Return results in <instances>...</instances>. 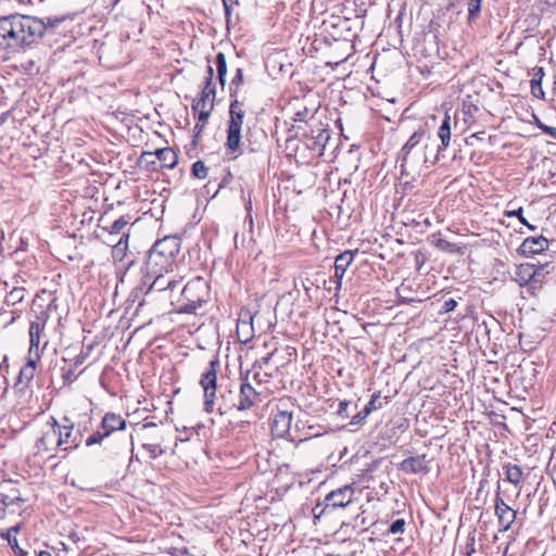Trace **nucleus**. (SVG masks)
Instances as JSON below:
<instances>
[{"label":"nucleus","mask_w":556,"mask_h":556,"mask_svg":"<svg viewBox=\"0 0 556 556\" xmlns=\"http://www.w3.org/2000/svg\"><path fill=\"white\" fill-rule=\"evenodd\" d=\"M548 136H551L552 138L556 139V128L555 127H552Z\"/></svg>","instance_id":"nucleus-56"},{"label":"nucleus","mask_w":556,"mask_h":556,"mask_svg":"<svg viewBox=\"0 0 556 556\" xmlns=\"http://www.w3.org/2000/svg\"><path fill=\"white\" fill-rule=\"evenodd\" d=\"M165 274L166 273H160V275L148 274L149 276L153 277V280L149 286L148 293L165 290L173 291L179 285V280L173 277H166Z\"/></svg>","instance_id":"nucleus-18"},{"label":"nucleus","mask_w":556,"mask_h":556,"mask_svg":"<svg viewBox=\"0 0 556 556\" xmlns=\"http://www.w3.org/2000/svg\"><path fill=\"white\" fill-rule=\"evenodd\" d=\"M245 111L243 104L233 100L229 108V121L227 127L226 153L230 160H236L242 154L241 130Z\"/></svg>","instance_id":"nucleus-3"},{"label":"nucleus","mask_w":556,"mask_h":556,"mask_svg":"<svg viewBox=\"0 0 556 556\" xmlns=\"http://www.w3.org/2000/svg\"><path fill=\"white\" fill-rule=\"evenodd\" d=\"M540 129H541L544 134L549 135V131H551L552 127H551V126H547V125H545V124H543V125H542V127H541Z\"/></svg>","instance_id":"nucleus-51"},{"label":"nucleus","mask_w":556,"mask_h":556,"mask_svg":"<svg viewBox=\"0 0 556 556\" xmlns=\"http://www.w3.org/2000/svg\"><path fill=\"white\" fill-rule=\"evenodd\" d=\"M309 130H305L307 147L318 155H323L326 144L330 139V131L320 122L308 124Z\"/></svg>","instance_id":"nucleus-9"},{"label":"nucleus","mask_w":556,"mask_h":556,"mask_svg":"<svg viewBox=\"0 0 556 556\" xmlns=\"http://www.w3.org/2000/svg\"><path fill=\"white\" fill-rule=\"evenodd\" d=\"M106 437H109L108 432H105L104 430H102L100 428L97 432H94V433H92L91 435L88 437V439L86 440V444L88 446H90V445H93V444L101 443L102 440L104 438H106Z\"/></svg>","instance_id":"nucleus-39"},{"label":"nucleus","mask_w":556,"mask_h":556,"mask_svg":"<svg viewBox=\"0 0 556 556\" xmlns=\"http://www.w3.org/2000/svg\"><path fill=\"white\" fill-rule=\"evenodd\" d=\"M438 137L441 141V144L438 147V152L440 153L450 146L451 141V117L448 114H445L438 129Z\"/></svg>","instance_id":"nucleus-24"},{"label":"nucleus","mask_w":556,"mask_h":556,"mask_svg":"<svg viewBox=\"0 0 556 556\" xmlns=\"http://www.w3.org/2000/svg\"><path fill=\"white\" fill-rule=\"evenodd\" d=\"M544 123H542L540 119L536 118L535 125L540 129Z\"/></svg>","instance_id":"nucleus-58"},{"label":"nucleus","mask_w":556,"mask_h":556,"mask_svg":"<svg viewBox=\"0 0 556 556\" xmlns=\"http://www.w3.org/2000/svg\"><path fill=\"white\" fill-rule=\"evenodd\" d=\"M223 4H224V8H225L226 15H229L230 14V8H229L227 1L223 0Z\"/></svg>","instance_id":"nucleus-53"},{"label":"nucleus","mask_w":556,"mask_h":556,"mask_svg":"<svg viewBox=\"0 0 556 556\" xmlns=\"http://www.w3.org/2000/svg\"><path fill=\"white\" fill-rule=\"evenodd\" d=\"M232 85L240 86L243 84V73L241 68H237L236 74L231 81Z\"/></svg>","instance_id":"nucleus-45"},{"label":"nucleus","mask_w":556,"mask_h":556,"mask_svg":"<svg viewBox=\"0 0 556 556\" xmlns=\"http://www.w3.org/2000/svg\"><path fill=\"white\" fill-rule=\"evenodd\" d=\"M35 377V359L27 358L26 364L21 367L18 375L13 384L14 392L18 397V404L25 405L33 397L31 381Z\"/></svg>","instance_id":"nucleus-7"},{"label":"nucleus","mask_w":556,"mask_h":556,"mask_svg":"<svg viewBox=\"0 0 556 556\" xmlns=\"http://www.w3.org/2000/svg\"><path fill=\"white\" fill-rule=\"evenodd\" d=\"M353 495V486L350 484L343 485L326 495V506L332 508L345 507L352 502Z\"/></svg>","instance_id":"nucleus-13"},{"label":"nucleus","mask_w":556,"mask_h":556,"mask_svg":"<svg viewBox=\"0 0 556 556\" xmlns=\"http://www.w3.org/2000/svg\"><path fill=\"white\" fill-rule=\"evenodd\" d=\"M37 556H50V553L46 551H40L39 553H37Z\"/></svg>","instance_id":"nucleus-57"},{"label":"nucleus","mask_w":556,"mask_h":556,"mask_svg":"<svg viewBox=\"0 0 556 556\" xmlns=\"http://www.w3.org/2000/svg\"><path fill=\"white\" fill-rule=\"evenodd\" d=\"M540 129H541L544 134L549 135V131H551L552 127H551V126H547V125H545V124H543V125H542V127H541Z\"/></svg>","instance_id":"nucleus-50"},{"label":"nucleus","mask_w":556,"mask_h":556,"mask_svg":"<svg viewBox=\"0 0 556 556\" xmlns=\"http://www.w3.org/2000/svg\"><path fill=\"white\" fill-rule=\"evenodd\" d=\"M292 413L288 410H278L271 419V432L277 438H285L291 429Z\"/></svg>","instance_id":"nucleus-14"},{"label":"nucleus","mask_w":556,"mask_h":556,"mask_svg":"<svg viewBox=\"0 0 556 556\" xmlns=\"http://www.w3.org/2000/svg\"><path fill=\"white\" fill-rule=\"evenodd\" d=\"M152 250H153L154 252H159V254H161V256H162L164 260H166L169 264H172V265L174 266L175 261H176V255H174V254H167V253L165 254L164 252H162V251H160V250H159V251H156V249H155V248H152Z\"/></svg>","instance_id":"nucleus-46"},{"label":"nucleus","mask_w":556,"mask_h":556,"mask_svg":"<svg viewBox=\"0 0 556 556\" xmlns=\"http://www.w3.org/2000/svg\"><path fill=\"white\" fill-rule=\"evenodd\" d=\"M216 71L218 75L219 84L224 87L226 83L227 75V63L226 56L223 52H218L215 59Z\"/></svg>","instance_id":"nucleus-28"},{"label":"nucleus","mask_w":556,"mask_h":556,"mask_svg":"<svg viewBox=\"0 0 556 556\" xmlns=\"http://www.w3.org/2000/svg\"><path fill=\"white\" fill-rule=\"evenodd\" d=\"M544 76V72L542 67L535 70L533 77L530 81L531 84V93L539 99L544 98V91L542 89V78Z\"/></svg>","instance_id":"nucleus-27"},{"label":"nucleus","mask_w":556,"mask_h":556,"mask_svg":"<svg viewBox=\"0 0 556 556\" xmlns=\"http://www.w3.org/2000/svg\"><path fill=\"white\" fill-rule=\"evenodd\" d=\"M37 420L41 428V437L37 440V452L40 450L51 451L65 445L63 432L53 417L41 415Z\"/></svg>","instance_id":"nucleus-5"},{"label":"nucleus","mask_w":556,"mask_h":556,"mask_svg":"<svg viewBox=\"0 0 556 556\" xmlns=\"http://www.w3.org/2000/svg\"><path fill=\"white\" fill-rule=\"evenodd\" d=\"M481 1L482 0H469L467 3V10H468V21H475L478 18L480 11H481Z\"/></svg>","instance_id":"nucleus-33"},{"label":"nucleus","mask_w":556,"mask_h":556,"mask_svg":"<svg viewBox=\"0 0 556 556\" xmlns=\"http://www.w3.org/2000/svg\"><path fill=\"white\" fill-rule=\"evenodd\" d=\"M129 223V217L121 216L111 226V233H119Z\"/></svg>","instance_id":"nucleus-40"},{"label":"nucleus","mask_w":556,"mask_h":556,"mask_svg":"<svg viewBox=\"0 0 556 556\" xmlns=\"http://www.w3.org/2000/svg\"><path fill=\"white\" fill-rule=\"evenodd\" d=\"M495 516L501 531H507L516 519V510L508 506L497 493L494 500Z\"/></svg>","instance_id":"nucleus-12"},{"label":"nucleus","mask_w":556,"mask_h":556,"mask_svg":"<svg viewBox=\"0 0 556 556\" xmlns=\"http://www.w3.org/2000/svg\"><path fill=\"white\" fill-rule=\"evenodd\" d=\"M18 293H20V291L15 290L14 292L11 293V295L14 300L17 298H18V300H22V296H18Z\"/></svg>","instance_id":"nucleus-55"},{"label":"nucleus","mask_w":556,"mask_h":556,"mask_svg":"<svg viewBox=\"0 0 556 556\" xmlns=\"http://www.w3.org/2000/svg\"><path fill=\"white\" fill-rule=\"evenodd\" d=\"M208 168L202 161H197L192 165V174L199 179H204L207 176Z\"/></svg>","instance_id":"nucleus-35"},{"label":"nucleus","mask_w":556,"mask_h":556,"mask_svg":"<svg viewBox=\"0 0 556 556\" xmlns=\"http://www.w3.org/2000/svg\"><path fill=\"white\" fill-rule=\"evenodd\" d=\"M405 520L404 519H396L394 520L390 527H389V533H392V534H400V533H403L404 532V529H405Z\"/></svg>","instance_id":"nucleus-41"},{"label":"nucleus","mask_w":556,"mask_h":556,"mask_svg":"<svg viewBox=\"0 0 556 556\" xmlns=\"http://www.w3.org/2000/svg\"><path fill=\"white\" fill-rule=\"evenodd\" d=\"M357 251H344L340 253L334 261V276L338 280V285H341V280L344 277L348 268L354 260V255Z\"/></svg>","instance_id":"nucleus-19"},{"label":"nucleus","mask_w":556,"mask_h":556,"mask_svg":"<svg viewBox=\"0 0 556 556\" xmlns=\"http://www.w3.org/2000/svg\"><path fill=\"white\" fill-rule=\"evenodd\" d=\"M156 150L154 152H143L140 156V161L146 164L150 170H157L159 161L156 159Z\"/></svg>","instance_id":"nucleus-31"},{"label":"nucleus","mask_w":556,"mask_h":556,"mask_svg":"<svg viewBox=\"0 0 556 556\" xmlns=\"http://www.w3.org/2000/svg\"><path fill=\"white\" fill-rule=\"evenodd\" d=\"M28 333H29V353H31V351L35 349V342H36V339H35V321H30Z\"/></svg>","instance_id":"nucleus-42"},{"label":"nucleus","mask_w":556,"mask_h":556,"mask_svg":"<svg viewBox=\"0 0 556 556\" xmlns=\"http://www.w3.org/2000/svg\"><path fill=\"white\" fill-rule=\"evenodd\" d=\"M152 248H155L156 251L160 250L165 254H174L177 256L180 250V242L176 237H165L156 241Z\"/></svg>","instance_id":"nucleus-23"},{"label":"nucleus","mask_w":556,"mask_h":556,"mask_svg":"<svg viewBox=\"0 0 556 556\" xmlns=\"http://www.w3.org/2000/svg\"><path fill=\"white\" fill-rule=\"evenodd\" d=\"M535 274V265L534 264H520L517 266L515 270V281L519 286H531V280H533Z\"/></svg>","instance_id":"nucleus-21"},{"label":"nucleus","mask_w":556,"mask_h":556,"mask_svg":"<svg viewBox=\"0 0 556 556\" xmlns=\"http://www.w3.org/2000/svg\"><path fill=\"white\" fill-rule=\"evenodd\" d=\"M39 319H40V317L37 315V324H36L37 328L39 327V323H38ZM38 343H39V334L37 333V344Z\"/></svg>","instance_id":"nucleus-59"},{"label":"nucleus","mask_w":556,"mask_h":556,"mask_svg":"<svg viewBox=\"0 0 556 556\" xmlns=\"http://www.w3.org/2000/svg\"><path fill=\"white\" fill-rule=\"evenodd\" d=\"M35 17L30 15H9L0 17V47L25 48L35 42Z\"/></svg>","instance_id":"nucleus-1"},{"label":"nucleus","mask_w":556,"mask_h":556,"mask_svg":"<svg viewBox=\"0 0 556 556\" xmlns=\"http://www.w3.org/2000/svg\"><path fill=\"white\" fill-rule=\"evenodd\" d=\"M173 265L169 264L166 260H164L159 252H154L152 249L148 255L147 260V271L148 274H157L160 273H170L173 270Z\"/></svg>","instance_id":"nucleus-16"},{"label":"nucleus","mask_w":556,"mask_h":556,"mask_svg":"<svg viewBox=\"0 0 556 556\" xmlns=\"http://www.w3.org/2000/svg\"><path fill=\"white\" fill-rule=\"evenodd\" d=\"M128 248V235L123 233L119 241L113 247L114 257L122 258Z\"/></svg>","instance_id":"nucleus-32"},{"label":"nucleus","mask_w":556,"mask_h":556,"mask_svg":"<svg viewBox=\"0 0 556 556\" xmlns=\"http://www.w3.org/2000/svg\"><path fill=\"white\" fill-rule=\"evenodd\" d=\"M232 395H233L232 392L229 391L227 395H225V394L223 395V399L226 401L227 396L232 397Z\"/></svg>","instance_id":"nucleus-60"},{"label":"nucleus","mask_w":556,"mask_h":556,"mask_svg":"<svg viewBox=\"0 0 556 556\" xmlns=\"http://www.w3.org/2000/svg\"><path fill=\"white\" fill-rule=\"evenodd\" d=\"M402 469L406 472L418 473L425 470V456L409 457L403 460Z\"/></svg>","instance_id":"nucleus-26"},{"label":"nucleus","mask_w":556,"mask_h":556,"mask_svg":"<svg viewBox=\"0 0 556 556\" xmlns=\"http://www.w3.org/2000/svg\"><path fill=\"white\" fill-rule=\"evenodd\" d=\"M126 427V420L118 414L108 413L102 419L101 429L110 435L112 432L123 430Z\"/></svg>","instance_id":"nucleus-20"},{"label":"nucleus","mask_w":556,"mask_h":556,"mask_svg":"<svg viewBox=\"0 0 556 556\" xmlns=\"http://www.w3.org/2000/svg\"><path fill=\"white\" fill-rule=\"evenodd\" d=\"M457 305V302L454 299L446 300L441 308V313L452 312Z\"/></svg>","instance_id":"nucleus-43"},{"label":"nucleus","mask_w":556,"mask_h":556,"mask_svg":"<svg viewBox=\"0 0 556 556\" xmlns=\"http://www.w3.org/2000/svg\"><path fill=\"white\" fill-rule=\"evenodd\" d=\"M450 245L451 244L447 241H445V240H439V242H438V247L443 249V250L447 249Z\"/></svg>","instance_id":"nucleus-49"},{"label":"nucleus","mask_w":556,"mask_h":556,"mask_svg":"<svg viewBox=\"0 0 556 556\" xmlns=\"http://www.w3.org/2000/svg\"><path fill=\"white\" fill-rule=\"evenodd\" d=\"M20 528L21 525L16 523L12 526L10 529H8L7 532L2 534V536L4 540H7L8 544L15 553V556H27L28 553L21 548L17 543L16 533L18 532Z\"/></svg>","instance_id":"nucleus-25"},{"label":"nucleus","mask_w":556,"mask_h":556,"mask_svg":"<svg viewBox=\"0 0 556 556\" xmlns=\"http://www.w3.org/2000/svg\"><path fill=\"white\" fill-rule=\"evenodd\" d=\"M70 435H71V429L65 427L64 428V433H63V439L65 440V445L62 446V448L64 451L68 450V446L66 445V443H67V439L70 438Z\"/></svg>","instance_id":"nucleus-47"},{"label":"nucleus","mask_w":556,"mask_h":556,"mask_svg":"<svg viewBox=\"0 0 556 556\" xmlns=\"http://www.w3.org/2000/svg\"><path fill=\"white\" fill-rule=\"evenodd\" d=\"M424 131H415L409 139L406 141L402 150H418V149H426L427 146H421V139L424 137Z\"/></svg>","instance_id":"nucleus-30"},{"label":"nucleus","mask_w":556,"mask_h":556,"mask_svg":"<svg viewBox=\"0 0 556 556\" xmlns=\"http://www.w3.org/2000/svg\"><path fill=\"white\" fill-rule=\"evenodd\" d=\"M155 155L160 168H174L178 161L177 154L172 148L157 149Z\"/></svg>","instance_id":"nucleus-22"},{"label":"nucleus","mask_w":556,"mask_h":556,"mask_svg":"<svg viewBox=\"0 0 556 556\" xmlns=\"http://www.w3.org/2000/svg\"><path fill=\"white\" fill-rule=\"evenodd\" d=\"M294 121L295 122H305V123H309V124H313L316 122L314 119V114L311 113V111L307 108H304V110H302V111H298L294 115Z\"/></svg>","instance_id":"nucleus-37"},{"label":"nucleus","mask_w":556,"mask_h":556,"mask_svg":"<svg viewBox=\"0 0 556 556\" xmlns=\"http://www.w3.org/2000/svg\"><path fill=\"white\" fill-rule=\"evenodd\" d=\"M522 213H523L522 207H519V208L514 210V211H507L505 214H506V216H508V217H514V216H516V218H518V219L520 220V223H521V224L526 225L529 229L534 230V229H535V226H533V225L529 224V223L527 222V219L523 217V214H522Z\"/></svg>","instance_id":"nucleus-38"},{"label":"nucleus","mask_w":556,"mask_h":556,"mask_svg":"<svg viewBox=\"0 0 556 556\" xmlns=\"http://www.w3.org/2000/svg\"><path fill=\"white\" fill-rule=\"evenodd\" d=\"M254 316L250 313L240 315L237 323V336L242 343H248L254 337Z\"/></svg>","instance_id":"nucleus-17"},{"label":"nucleus","mask_w":556,"mask_h":556,"mask_svg":"<svg viewBox=\"0 0 556 556\" xmlns=\"http://www.w3.org/2000/svg\"><path fill=\"white\" fill-rule=\"evenodd\" d=\"M544 267H545V265H541L538 267L535 266V274H534L533 280H531L530 288L536 289V288L541 287V285L545 278Z\"/></svg>","instance_id":"nucleus-36"},{"label":"nucleus","mask_w":556,"mask_h":556,"mask_svg":"<svg viewBox=\"0 0 556 556\" xmlns=\"http://www.w3.org/2000/svg\"><path fill=\"white\" fill-rule=\"evenodd\" d=\"M548 245V240L543 236L529 237L521 243L519 252L525 256L534 255L547 250Z\"/></svg>","instance_id":"nucleus-15"},{"label":"nucleus","mask_w":556,"mask_h":556,"mask_svg":"<svg viewBox=\"0 0 556 556\" xmlns=\"http://www.w3.org/2000/svg\"><path fill=\"white\" fill-rule=\"evenodd\" d=\"M381 406L382 404L380 402V393L378 392L371 396L370 401L365 405L363 409L365 410V414L370 415V413L381 408Z\"/></svg>","instance_id":"nucleus-34"},{"label":"nucleus","mask_w":556,"mask_h":556,"mask_svg":"<svg viewBox=\"0 0 556 556\" xmlns=\"http://www.w3.org/2000/svg\"><path fill=\"white\" fill-rule=\"evenodd\" d=\"M369 415L368 414H365V410L362 409L361 412H358L355 416H353L352 420H351V424L352 425H358L361 422H363Z\"/></svg>","instance_id":"nucleus-44"},{"label":"nucleus","mask_w":556,"mask_h":556,"mask_svg":"<svg viewBox=\"0 0 556 556\" xmlns=\"http://www.w3.org/2000/svg\"><path fill=\"white\" fill-rule=\"evenodd\" d=\"M399 160L401 162V174L405 176L414 175L427 163L426 149L401 150Z\"/></svg>","instance_id":"nucleus-10"},{"label":"nucleus","mask_w":556,"mask_h":556,"mask_svg":"<svg viewBox=\"0 0 556 556\" xmlns=\"http://www.w3.org/2000/svg\"><path fill=\"white\" fill-rule=\"evenodd\" d=\"M217 361H211L207 369L203 372L200 384L204 391L205 410L212 412L216 399V381H217Z\"/></svg>","instance_id":"nucleus-8"},{"label":"nucleus","mask_w":556,"mask_h":556,"mask_svg":"<svg viewBox=\"0 0 556 556\" xmlns=\"http://www.w3.org/2000/svg\"><path fill=\"white\" fill-rule=\"evenodd\" d=\"M204 125H202V123L200 122V119L198 118V122L194 126V129L198 130V132H200L202 129H203Z\"/></svg>","instance_id":"nucleus-52"},{"label":"nucleus","mask_w":556,"mask_h":556,"mask_svg":"<svg viewBox=\"0 0 556 556\" xmlns=\"http://www.w3.org/2000/svg\"><path fill=\"white\" fill-rule=\"evenodd\" d=\"M213 75L214 70L211 65L206 66V76L204 80V86L199 99H197L192 104V110L199 113V119L202 125H205L212 110L214 108L215 101V88L213 86Z\"/></svg>","instance_id":"nucleus-6"},{"label":"nucleus","mask_w":556,"mask_h":556,"mask_svg":"<svg viewBox=\"0 0 556 556\" xmlns=\"http://www.w3.org/2000/svg\"><path fill=\"white\" fill-rule=\"evenodd\" d=\"M261 401L260 394L248 382H242L240 386L237 400L232 401L229 405L225 406V409L236 408L238 410H248L256 405Z\"/></svg>","instance_id":"nucleus-11"},{"label":"nucleus","mask_w":556,"mask_h":556,"mask_svg":"<svg viewBox=\"0 0 556 556\" xmlns=\"http://www.w3.org/2000/svg\"><path fill=\"white\" fill-rule=\"evenodd\" d=\"M210 288L202 277L189 280L177 300V313L194 314L208 299Z\"/></svg>","instance_id":"nucleus-2"},{"label":"nucleus","mask_w":556,"mask_h":556,"mask_svg":"<svg viewBox=\"0 0 556 556\" xmlns=\"http://www.w3.org/2000/svg\"><path fill=\"white\" fill-rule=\"evenodd\" d=\"M349 403L346 401H342L339 404L338 414L343 415V413L346 410Z\"/></svg>","instance_id":"nucleus-48"},{"label":"nucleus","mask_w":556,"mask_h":556,"mask_svg":"<svg viewBox=\"0 0 556 556\" xmlns=\"http://www.w3.org/2000/svg\"><path fill=\"white\" fill-rule=\"evenodd\" d=\"M26 503L17 488L11 483L0 485V520L7 516L23 515L27 508Z\"/></svg>","instance_id":"nucleus-4"},{"label":"nucleus","mask_w":556,"mask_h":556,"mask_svg":"<svg viewBox=\"0 0 556 556\" xmlns=\"http://www.w3.org/2000/svg\"><path fill=\"white\" fill-rule=\"evenodd\" d=\"M507 481L517 485L522 480V470L517 465H507L504 467Z\"/></svg>","instance_id":"nucleus-29"},{"label":"nucleus","mask_w":556,"mask_h":556,"mask_svg":"<svg viewBox=\"0 0 556 556\" xmlns=\"http://www.w3.org/2000/svg\"><path fill=\"white\" fill-rule=\"evenodd\" d=\"M18 293H20V291L15 290L14 292L11 293V295L14 300L17 298H18V300H22V296H18Z\"/></svg>","instance_id":"nucleus-54"}]
</instances>
